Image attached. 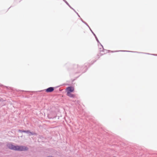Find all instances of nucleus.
Wrapping results in <instances>:
<instances>
[{
    "mask_svg": "<svg viewBox=\"0 0 157 157\" xmlns=\"http://www.w3.org/2000/svg\"><path fill=\"white\" fill-rule=\"evenodd\" d=\"M64 2H65V1H66L65 0H63Z\"/></svg>",
    "mask_w": 157,
    "mask_h": 157,
    "instance_id": "2eb2a0df",
    "label": "nucleus"
},
{
    "mask_svg": "<svg viewBox=\"0 0 157 157\" xmlns=\"http://www.w3.org/2000/svg\"><path fill=\"white\" fill-rule=\"evenodd\" d=\"M8 147L10 149L16 151H25L28 150V148L26 146H23L14 145L11 144L8 145Z\"/></svg>",
    "mask_w": 157,
    "mask_h": 157,
    "instance_id": "f257e3e1",
    "label": "nucleus"
},
{
    "mask_svg": "<svg viewBox=\"0 0 157 157\" xmlns=\"http://www.w3.org/2000/svg\"><path fill=\"white\" fill-rule=\"evenodd\" d=\"M54 90L53 87H50L46 90V91L47 92H52Z\"/></svg>",
    "mask_w": 157,
    "mask_h": 157,
    "instance_id": "20e7f679",
    "label": "nucleus"
},
{
    "mask_svg": "<svg viewBox=\"0 0 157 157\" xmlns=\"http://www.w3.org/2000/svg\"><path fill=\"white\" fill-rule=\"evenodd\" d=\"M25 133H27L29 136H31L34 134V133L30 132L29 130L26 131Z\"/></svg>",
    "mask_w": 157,
    "mask_h": 157,
    "instance_id": "423d86ee",
    "label": "nucleus"
},
{
    "mask_svg": "<svg viewBox=\"0 0 157 157\" xmlns=\"http://www.w3.org/2000/svg\"><path fill=\"white\" fill-rule=\"evenodd\" d=\"M67 94L68 96L71 98H74L75 97L74 95L72 94L71 93H67Z\"/></svg>",
    "mask_w": 157,
    "mask_h": 157,
    "instance_id": "39448f33",
    "label": "nucleus"
},
{
    "mask_svg": "<svg viewBox=\"0 0 157 157\" xmlns=\"http://www.w3.org/2000/svg\"><path fill=\"white\" fill-rule=\"evenodd\" d=\"M82 20V21L83 23H84L85 24H86L87 25V26H88V27L90 28L89 27V26L87 24L86 22H84V21H83Z\"/></svg>",
    "mask_w": 157,
    "mask_h": 157,
    "instance_id": "6e6552de",
    "label": "nucleus"
},
{
    "mask_svg": "<svg viewBox=\"0 0 157 157\" xmlns=\"http://www.w3.org/2000/svg\"><path fill=\"white\" fill-rule=\"evenodd\" d=\"M48 157H53L52 156H48Z\"/></svg>",
    "mask_w": 157,
    "mask_h": 157,
    "instance_id": "4468645a",
    "label": "nucleus"
},
{
    "mask_svg": "<svg viewBox=\"0 0 157 157\" xmlns=\"http://www.w3.org/2000/svg\"><path fill=\"white\" fill-rule=\"evenodd\" d=\"M69 6L71 8V9L73 10L75 12H76L75 11V10L72 7H71L70 5Z\"/></svg>",
    "mask_w": 157,
    "mask_h": 157,
    "instance_id": "ddd939ff",
    "label": "nucleus"
},
{
    "mask_svg": "<svg viewBox=\"0 0 157 157\" xmlns=\"http://www.w3.org/2000/svg\"><path fill=\"white\" fill-rule=\"evenodd\" d=\"M95 38H96V40H97V41H98V42H99V40H98V38H97V36H95Z\"/></svg>",
    "mask_w": 157,
    "mask_h": 157,
    "instance_id": "1a4fd4ad",
    "label": "nucleus"
},
{
    "mask_svg": "<svg viewBox=\"0 0 157 157\" xmlns=\"http://www.w3.org/2000/svg\"><path fill=\"white\" fill-rule=\"evenodd\" d=\"M78 15V17H80Z\"/></svg>",
    "mask_w": 157,
    "mask_h": 157,
    "instance_id": "dca6fc26",
    "label": "nucleus"
},
{
    "mask_svg": "<svg viewBox=\"0 0 157 157\" xmlns=\"http://www.w3.org/2000/svg\"><path fill=\"white\" fill-rule=\"evenodd\" d=\"M90 30L92 32V33H93V34L94 35V36L95 37V36H96L93 33V32L91 30V29L90 28Z\"/></svg>",
    "mask_w": 157,
    "mask_h": 157,
    "instance_id": "9d476101",
    "label": "nucleus"
},
{
    "mask_svg": "<svg viewBox=\"0 0 157 157\" xmlns=\"http://www.w3.org/2000/svg\"><path fill=\"white\" fill-rule=\"evenodd\" d=\"M68 6H69V4L66 1H65V2Z\"/></svg>",
    "mask_w": 157,
    "mask_h": 157,
    "instance_id": "9b49d317",
    "label": "nucleus"
},
{
    "mask_svg": "<svg viewBox=\"0 0 157 157\" xmlns=\"http://www.w3.org/2000/svg\"><path fill=\"white\" fill-rule=\"evenodd\" d=\"M67 93H71V92H72L74 91V88L72 87H69L67 88Z\"/></svg>",
    "mask_w": 157,
    "mask_h": 157,
    "instance_id": "7ed1b4c3",
    "label": "nucleus"
},
{
    "mask_svg": "<svg viewBox=\"0 0 157 157\" xmlns=\"http://www.w3.org/2000/svg\"><path fill=\"white\" fill-rule=\"evenodd\" d=\"M18 131V132H25L26 131L21 130H19Z\"/></svg>",
    "mask_w": 157,
    "mask_h": 157,
    "instance_id": "0eeeda50",
    "label": "nucleus"
},
{
    "mask_svg": "<svg viewBox=\"0 0 157 157\" xmlns=\"http://www.w3.org/2000/svg\"><path fill=\"white\" fill-rule=\"evenodd\" d=\"M69 6L71 8V9L73 10L75 12H76L75 11V10L72 7H71L70 5Z\"/></svg>",
    "mask_w": 157,
    "mask_h": 157,
    "instance_id": "f8f14e48",
    "label": "nucleus"
},
{
    "mask_svg": "<svg viewBox=\"0 0 157 157\" xmlns=\"http://www.w3.org/2000/svg\"><path fill=\"white\" fill-rule=\"evenodd\" d=\"M56 116V113L54 112H52L51 113H48V116L49 118H53V117H55Z\"/></svg>",
    "mask_w": 157,
    "mask_h": 157,
    "instance_id": "f03ea898",
    "label": "nucleus"
}]
</instances>
